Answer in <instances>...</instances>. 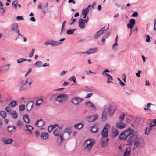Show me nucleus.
<instances>
[{
	"mask_svg": "<svg viewBox=\"0 0 156 156\" xmlns=\"http://www.w3.org/2000/svg\"><path fill=\"white\" fill-rule=\"evenodd\" d=\"M152 123V126L154 127L156 126V119H154L153 120L152 122H150Z\"/></svg>",
	"mask_w": 156,
	"mask_h": 156,
	"instance_id": "obj_58",
	"label": "nucleus"
},
{
	"mask_svg": "<svg viewBox=\"0 0 156 156\" xmlns=\"http://www.w3.org/2000/svg\"><path fill=\"white\" fill-rule=\"evenodd\" d=\"M18 104V102L16 101H13L9 104L8 105L9 107H15Z\"/></svg>",
	"mask_w": 156,
	"mask_h": 156,
	"instance_id": "obj_35",
	"label": "nucleus"
},
{
	"mask_svg": "<svg viewBox=\"0 0 156 156\" xmlns=\"http://www.w3.org/2000/svg\"><path fill=\"white\" fill-rule=\"evenodd\" d=\"M32 69L30 68H29L28 69V71L25 74V76L26 77L29 74V73L31 71Z\"/></svg>",
	"mask_w": 156,
	"mask_h": 156,
	"instance_id": "obj_57",
	"label": "nucleus"
},
{
	"mask_svg": "<svg viewBox=\"0 0 156 156\" xmlns=\"http://www.w3.org/2000/svg\"><path fill=\"white\" fill-rule=\"evenodd\" d=\"M124 92L127 95H129L131 94V91L130 90H127L126 89L124 88Z\"/></svg>",
	"mask_w": 156,
	"mask_h": 156,
	"instance_id": "obj_54",
	"label": "nucleus"
},
{
	"mask_svg": "<svg viewBox=\"0 0 156 156\" xmlns=\"http://www.w3.org/2000/svg\"><path fill=\"white\" fill-rule=\"evenodd\" d=\"M43 100V99L41 98L37 100L36 102V105L37 106H39L41 105Z\"/></svg>",
	"mask_w": 156,
	"mask_h": 156,
	"instance_id": "obj_49",
	"label": "nucleus"
},
{
	"mask_svg": "<svg viewBox=\"0 0 156 156\" xmlns=\"http://www.w3.org/2000/svg\"><path fill=\"white\" fill-rule=\"evenodd\" d=\"M65 40V38H62V39H61L59 41H57V42L60 43L58 44V45H57V46H58V45L62 44V41H63Z\"/></svg>",
	"mask_w": 156,
	"mask_h": 156,
	"instance_id": "obj_59",
	"label": "nucleus"
},
{
	"mask_svg": "<svg viewBox=\"0 0 156 156\" xmlns=\"http://www.w3.org/2000/svg\"><path fill=\"white\" fill-rule=\"evenodd\" d=\"M95 143L93 139L90 138L84 142L82 146L84 151L85 152L90 151Z\"/></svg>",
	"mask_w": 156,
	"mask_h": 156,
	"instance_id": "obj_2",
	"label": "nucleus"
},
{
	"mask_svg": "<svg viewBox=\"0 0 156 156\" xmlns=\"http://www.w3.org/2000/svg\"><path fill=\"white\" fill-rule=\"evenodd\" d=\"M25 108V105H24L22 104L20 105L19 107V109L20 111H22L24 110Z\"/></svg>",
	"mask_w": 156,
	"mask_h": 156,
	"instance_id": "obj_47",
	"label": "nucleus"
},
{
	"mask_svg": "<svg viewBox=\"0 0 156 156\" xmlns=\"http://www.w3.org/2000/svg\"><path fill=\"white\" fill-rule=\"evenodd\" d=\"M128 142L131 145L134 144L135 146L136 144V135L134 134L130 136L128 140Z\"/></svg>",
	"mask_w": 156,
	"mask_h": 156,
	"instance_id": "obj_9",
	"label": "nucleus"
},
{
	"mask_svg": "<svg viewBox=\"0 0 156 156\" xmlns=\"http://www.w3.org/2000/svg\"><path fill=\"white\" fill-rule=\"evenodd\" d=\"M27 89V87L26 86L21 85L19 88V90L20 91H22L23 90H26Z\"/></svg>",
	"mask_w": 156,
	"mask_h": 156,
	"instance_id": "obj_39",
	"label": "nucleus"
},
{
	"mask_svg": "<svg viewBox=\"0 0 156 156\" xmlns=\"http://www.w3.org/2000/svg\"><path fill=\"white\" fill-rule=\"evenodd\" d=\"M23 125V123L21 121H18L16 123V126L18 127H22Z\"/></svg>",
	"mask_w": 156,
	"mask_h": 156,
	"instance_id": "obj_41",
	"label": "nucleus"
},
{
	"mask_svg": "<svg viewBox=\"0 0 156 156\" xmlns=\"http://www.w3.org/2000/svg\"><path fill=\"white\" fill-rule=\"evenodd\" d=\"M44 124L45 123L44 121L41 119L37 120L35 123V125L38 127H41L44 125Z\"/></svg>",
	"mask_w": 156,
	"mask_h": 156,
	"instance_id": "obj_16",
	"label": "nucleus"
},
{
	"mask_svg": "<svg viewBox=\"0 0 156 156\" xmlns=\"http://www.w3.org/2000/svg\"><path fill=\"white\" fill-rule=\"evenodd\" d=\"M89 11L86 9H83L82 11V15H87L89 13Z\"/></svg>",
	"mask_w": 156,
	"mask_h": 156,
	"instance_id": "obj_45",
	"label": "nucleus"
},
{
	"mask_svg": "<svg viewBox=\"0 0 156 156\" xmlns=\"http://www.w3.org/2000/svg\"><path fill=\"white\" fill-rule=\"evenodd\" d=\"M116 126L118 129H122L125 128L126 125L122 122H118L116 123Z\"/></svg>",
	"mask_w": 156,
	"mask_h": 156,
	"instance_id": "obj_18",
	"label": "nucleus"
},
{
	"mask_svg": "<svg viewBox=\"0 0 156 156\" xmlns=\"http://www.w3.org/2000/svg\"><path fill=\"white\" fill-rule=\"evenodd\" d=\"M83 100L82 98L76 97L72 99L71 102L75 105H77Z\"/></svg>",
	"mask_w": 156,
	"mask_h": 156,
	"instance_id": "obj_11",
	"label": "nucleus"
},
{
	"mask_svg": "<svg viewBox=\"0 0 156 156\" xmlns=\"http://www.w3.org/2000/svg\"><path fill=\"white\" fill-rule=\"evenodd\" d=\"M110 32H108L106 33V34H105V35H104L103 37L105 39H106L107 38L108 36L110 34Z\"/></svg>",
	"mask_w": 156,
	"mask_h": 156,
	"instance_id": "obj_56",
	"label": "nucleus"
},
{
	"mask_svg": "<svg viewBox=\"0 0 156 156\" xmlns=\"http://www.w3.org/2000/svg\"><path fill=\"white\" fill-rule=\"evenodd\" d=\"M62 128V127H58L53 132V134L55 136H59L60 138H58L57 140V144L59 145H60L64 140L63 137V133H62L60 134V132Z\"/></svg>",
	"mask_w": 156,
	"mask_h": 156,
	"instance_id": "obj_4",
	"label": "nucleus"
},
{
	"mask_svg": "<svg viewBox=\"0 0 156 156\" xmlns=\"http://www.w3.org/2000/svg\"><path fill=\"white\" fill-rule=\"evenodd\" d=\"M23 119L24 122L26 123H29V118L27 114H24L23 115Z\"/></svg>",
	"mask_w": 156,
	"mask_h": 156,
	"instance_id": "obj_24",
	"label": "nucleus"
},
{
	"mask_svg": "<svg viewBox=\"0 0 156 156\" xmlns=\"http://www.w3.org/2000/svg\"><path fill=\"white\" fill-rule=\"evenodd\" d=\"M85 104L90 107H93L94 110H96V107L92 102L89 101H87L86 102Z\"/></svg>",
	"mask_w": 156,
	"mask_h": 156,
	"instance_id": "obj_29",
	"label": "nucleus"
},
{
	"mask_svg": "<svg viewBox=\"0 0 156 156\" xmlns=\"http://www.w3.org/2000/svg\"><path fill=\"white\" fill-rule=\"evenodd\" d=\"M33 106V103L32 102H30L27 104L26 105V109L28 111L31 110Z\"/></svg>",
	"mask_w": 156,
	"mask_h": 156,
	"instance_id": "obj_23",
	"label": "nucleus"
},
{
	"mask_svg": "<svg viewBox=\"0 0 156 156\" xmlns=\"http://www.w3.org/2000/svg\"><path fill=\"white\" fill-rule=\"evenodd\" d=\"M3 141L6 144H10L13 141L12 139H3Z\"/></svg>",
	"mask_w": 156,
	"mask_h": 156,
	"instance_id": "obj_34",
	"label": "nucleus"
},
{
	"mask_svg": "<svg viewBox=\"0 0 156 156\" xmlns=\"http://www.w3.org/2000/svg\"><path fill=\"white\" fill-rule=\"evenodd\" d=\"M5 8L0 7V12L3 14L5 11Z\"/></svg>",
	"mask_w": 156,
	"mask_h": 156,
	"instance_id": "obj_55",
	"label": "nucleus"
},
{
	"mask_svg": "<svg viewBox=\"0 0 156 156\" xmlns=\"http://www.w3.org/2000/svg\"><path fill=\"white\" fill-rule=\"evenodd\" d=\"M110 127L109 125L107 123L104 127L101 134L102 137L101 139L102 146L103 147H106L107 145V143L109 139L107 137L108 136V129Z\"/></svg>",
	"mask_w": 156,
	"mask_h": 156,
	"instance_id": "obj_1",
	"label": "nucleus"
},
{
	"mask_svg": "<svg viewBox=\"0 0 156 156\" xmlns=\"http://www.w3.org/2000/svg\"><path fill=\"white\" fill-rule=\"evenodd\" d=\"M16 19L18 21H20L21 20H24V19L22 16H18L16 17Z\"/></svg>",
	"mask_w": 156,
	"mask_h": 156,
	"instance_id": "obj_61",
	"label": "nucleus"
},
{
	"mask_svg": "<svg viewBox=\"0 0 156 156\" xmlns=\"http://www.w3.org/2000/svg\"><path fill=\"white\" fill-rule=\"evenodd\" d=\"M69 80L71 81H73V82L76 84V79L74 76H73L69 78Z\"/></svg>",
	"mask_w": 156,
	"mask_h": 156,
	"instance_id": "obj_46",
	"label": "nucleus"
},
{
	"mask_svg": "<svg viewBox=\"0 0 156 156\" xmlns=\"http://www.w3.org/2000/svg\"><path fill=\"white\" fill-rule=\"evenodd\" d=\"M79 27L81 29H83L85 27V23L82 20V18H80L78 22Z\"/></svg>",
	"mask_w": 156,
	"mask_h": 156,
	"instance_id": "obj_19",
	"label": "nucleus"
},
{
	"mask_svg": "<svg viewBox=\"0 0 156 156\" xmlns=\"http://www.w3.org/2000/svg\"><path fill=\"white\" fill-rule=\"evenodd\" d=\"M68 95L65 94H62L58 96L55 98V101L58 102H64L67 99Z\"/></svg>",
	"mask_w": 156,
	"mask_h": 156,
	"instance_id": "obj_6",
	"label": "nucleus"
},
{
	"mask_svg": "<svg viewBox=\"0 0 156 156\" xmlns=\"http://www.w3.org/2000/svg\"><path fill=\"white\" fill-rule=\"evenodd\" d=\"M0 115L3 119H5L6 116V113L5 111H1L0 112Z\"/></svg>",
	"mask_w": 156,
	"mask_h": 156,
	"instance_id": "obj_36",
	"label": "nucleus"
},
{
	"mask_svg": "<svg viewBox=\"0 0 156 156\" xmlns=\"http://www.w3.org/2000/svg\"><path fill=\"white\" fill-rule=\"evenodd\" d=\"M18 25L17 23H15L12 26L11 30L12 31L16 32L18 29Z\"/></svg>",
	"mask_w": 156,
	"mask_h": 156,
	"instance_id": "obj_25",
	"label": "nucleus"
},
{
	"mask_svg": "<svg viewBox=\"0 0 156 156\" xmlns=\"http://www.w3.org/2000/svg\"><path fill=\"white\" fill-rule=\"evenodd\" d=\"M41 136L43 139H46L48 137V133L45 132H43L41 133Z\"/></svg>",
	"mask_w": 156,
	"mask_h": 156,
	"instance_id": "obj_32",
	"label": "nucleus"
},
{
	"mask_svg": "<svg viewBox=\"0 0 156 156\" xmlns=\"http://www.w3.org/2000/svg\"><path fill=\"white\" fill-rule=\"evenodd\" d=\"M145 145V142L143 138L141 137H138L137 136V148H143Z\"/></svg>",
	"mask_w": 156,
	"mask_h": 156,
	"instance_id": "obj_7",
	"label": "nucleus"
},
{
	"mask_svg": "<svg viewBox=\"0 0 156 156\" xmlns=\"http://www.w3.org/2000/svg\"><path fill=\"white\" fill-rule=\"evenodd\" d=\"M103 33L102 32H101L100 30H99L95 33L94 36V38L95 39L98 38Z\"/></svg>",
	"mask_w": 156,
	"mask_h": 156,
	"instance_id": "obj_26",
	"label": "nucleus"
},
{
	"mask_svg": "<svg viewBox=\"0 0 156 156\" xmlns=\"http://www.w3.org/2000/svg\"><path fill=\"white\" fill-rule=\"evenodd\" d=\"M66 132L69 135H70L71 133L70 129L68 128H65L62 133L64 134Z\"/></svg>",
	"mask_w": 156,
	"mask_h": 156,
	"instance_id": "obj_48",
	"label": "nucleus"
},
{
	"mask_svg": "<svg viewBox=\"0 0 156 156\" xmlns=\"http://www.w3.org/2000/svg\"><path fill=\"white\" fill-rule=\"evenodd\" d=\"M10 66V64H9L0 67V71L1 72V73L2 72H7L9 70Z\"/></svg>",
	"mask_w": 156,
	"mask_h": 156,
	"instance_id": "obj_14",
	"label": "nucleus"
},
{
	"mask_svg": "<svg viewBox=\"0 0 156 156\" xmlns=\"http://www.w3.org/2000/svg\"><path fill=\"white\" fill-rule=\"evenodd\" d=\"M35 137L37 138L39 135V132L38 131L36 130L35 132Z\"/></svg>",
	"mask_w": 156,
	"mask_h": 156,
	"instance_id": "obj_63",
	"label": "nucleus"
},
{
	"mask_svg": "<svg viewBox=\"0 0 156 156\" xmlns=\"http://www.w3.org/2000/svg\"><path fill=\"white\" fill-rule=\"evenodd\" d=\"M48 2H47L44 5L43 7L44 10H42V12L44 14L46 13L48 11Z\"/></svg>",
	"mask_w": 156,
	"mask_h": 156,
	"instance_id": "obj_30",
	"label": "nucleus"
},
{
	"mask_svg": "<svg viewBox=\"0 0 156 156\" xmlns=\"http://www.w3.org/2000/svg\"><path fill=\"white\" fill-rule=\"evenodd\" d=\"M98 50L97 48L96 47L94 48H91L89 49L86 52L87 54H90L97 52Z\"/></svg>",
	"mask_w": 156,
	"mask_h": 156,
	"instance_id": "obj_17",
	"label": "nucleus"
},
{
	"mask_svg": "<svg viewBox=\"0 0 156 156\" xmlns=\"http://www.w3.org/2000/svg\"><path fill=\"white\" fill-rule=\"evenodd\" d=\"M112 106H109L108 108H105L104 109L103 111L102 114L101 118L103 121L106 120L107 117L108 112H109L110 116L112 115L115 111V109H112Z\"/></svg>",
	"mask_w": 156,
	"mask_h": 156,
	"instance_id": "obj_3",
	"label": "nucleus"
},
{
	"mask_svg": "<svg viewBox=\"0 0 156 156\" xmlns=\"http://www.w3.org/2000/svg\"><path fill=\"white\" fill-rule=\"evenodd\" d=\"M108 78L107 80V83H112V81L113 80L112 78L110 75L109 76L107 77Z\"/></svg>",
	"mask_w": 156,
	"mask_h": 156,
	"instance_id": "obj_42",
	"label": "nucleus"
},
{
	"mask_svg": "<svg viewBox=\"0 0 156 156\" xmlns=\"http://www.w3.org/2000/svg\"><path fill=\"white\" fill-rule=\"evenodd\" d=\"M154 127L152 126V123H149V128L148 127H146V129L145 130V134L146 135H148L151 132L152 130L153 129V127Z\"/></svg>",
	"mask_w": 156,
	"mask_h": 156,
	"instance_id": "obj_12",
	"label": "nucleus"
},
{
	"mask_svg": "<svg viewBox=\"0 0 156 156\" xmlns=\"http://www.w3.org/2000/svg\"><path fill=\"white\" fill-rule=\"evenodd\" d=\"M90 129L91 132L95 133L98 132V129L97 126L94 125L91 127L90 128Z\"/></svg>",
	"mask_w": 156,
	"mask_h": 156,
	"instance_id": "obj_21",
	"label": "nucleus"
},
{
	"mask_svg": "<svg viewBox=\"0 0 156 156\" xmlns=\"http://www.w3.org/2000/svg\"><path fill=\"white\" fill-rule=\"evenodd\" d=\"M109 72V70L108 69H106L103 72L101 73V74L102 75H103V76H105L108 77V76H109L110 74H109L108 73H106Z\"/></svg>",
	"mask_w": 156,
	"mask_h": 156,
	"instance_id": "obj_40",
	"label": "nucleus"
},
{
	"mask_svg": "<svg viewBox=\"0 0 156 156\" xmlns=\"http://www.w3.org/2000/svg\"><path fill=\"white\" fill-rule=\"evenodd\" d=\"M117 79L119 82V84L122 86L123 87L125 86V84L122 81H121L119 78H117Z\"/></svg>",
	"mask_w": 156,
	"mask_h": 156,
	"instance_id": "obj_51",
	"label": "nucleus"
},
{
	"mask_svg": "<svg viewBox=\"0 0 156 156\" xmlns=\"http://www.w3.org/2000/svg\"><path fill=\"white\" fill-rule=\"evenodd\" d=\"M129 22L130 23L127 24V27L128 28L132 29L136 23V21L133 19H131Z\"/></svg>",
	"mask_w": 156,
	"mask_h": 156,
	"instance_id": "obj_15",
	"label": "nucleus"
},
{
	"mask_svg": "<svg viewBox=\"0 0 156 156\" xmlns=\"http://www.w3.org/2000/svg\"><path fill=\"white\" fill-rule=\"evenodd\" d=\"M93 94L92 93H90L88 94L87 96L86 97V98H88L90 97L93 95Z\"/></svg>",
	"mask_w": 156,
	"mask_h": 156,
	"instance_id": "obj_64",
	"label": "nucleus"
},
{
	"mask_svg": "<svg viewBox=\"0 0 156 156\" xmlns=\"http://www.w3.org/2000/svg\"><path fill=\"white\" fill-rule=\"evenodd\" d=\"M25 126L27 129H25V130L26 133L30 134H32L33 132L31 130H33L34 129L33 127L31 125H25Z\"/></svg>",
	"mask_w": 156,
	"mask_h": 156,
	"instance_id": "obj_13",
	"label": "nucleus"
},
{
	"mask_svg": "<svg viewBox=\"0 0 156 156\" xmlns=\"http://www.w3.org/2000/svg\"><path fill=\"white\" fill-rule=\"evenodd\" d=\"M125 115L124 113H122L120 115L119 118V119L120 122H122L124 120Z\"/></svg>",
	"mask_w": 156,
	"mask_h": 156,
	"instance_id": "obj_43",
	"label": "nucleus"
},
{
	"mask_svg": "<svg viewBox=\"0 0 156 156\" xmlns=\"http://www.w3.org/2000/svg\"><path fill=\"white\" fill-rule=\"evenodd\" d=\"M66 22V21H63V23L62 24V28H61V33H60V34L61 35H62V32L63 31V29H64V27L65 25V24Z\"/></svg>",
	"mask_w": 156,
	"mask_h": 156,
	"instance_id": "obj_52",
	"label": "nucleus"
},
{
	"mask_svg": "<svg viewBox=\"0 0 156 156\" xmlns=\"http://www.w3.org/2000/svg\"><path fill=\"white\" fill-rule=\"evenodd\" d=\"M118 37L117 36H117L115 39V42L114 43V44H113V46H112V49H115V46H117L118 45V44H117V38Z\"/></svg>",
	"mask_w": 156,
	"mask_h": 156,
	"instance_id": "obj_44",
	"label": "nucleus"
},
{
	"mask_svg": "<svg viewBox=\"0 0 156 156\" xmlns=\"http://www.w3.org/2000/svg\"><path fill=\"white\" fill-rule=\"evenodd\" d=\"M131 153V148L129 147H127L124 153L123 156H130Z\"/></svg>",
	"mask_w": 156,
	"mask_h": 156,
	"instance_id": "obj_20",
	"label": "nucleus"
},
{
	"mask_svg": "<svg viewBox=\"0 0 156 156\" xmlns=\"http://www.w3.org/2000/svg\"><path fill=\"white\" fill-rule=\"evenodd\" d=\"M134 132L133 129L129 127L121 133L119 136V138L121 140H125L129 135L133 134Z\"/></svg>",
	"mask_w": 156,
	"mask_h": 156,
	"instance_id": "obj_5",
	"label": "nucleus"
},
{
	"mask_svg": "<svg viewBox=\"0 0 156 156\" xmlns=\"http://www.w3.org/2000/svg\"><path fill=\"white\" fill-rule=\"evenodd\" d=\"M98 117V115L97 114H95L86 117L85 119L89 122H92L97 119Z\"/></svg>",
	"mask_w": 156,
	"mask_h": 156,
	"instance_id": "obj_10",
	"label": "nucleus"
},
{
	"mask_svg": "<svg viewBox=\"0 0 156 156\" xmlns=\"http://www.w3.org/2000/svg\"><path fill=\"white\" fill-rule=\"evenodd\" d=\"M83 126L84 125L83 124L80 123H77L74 126V127H75L76 129L80 130L81 128H82L83 127Z\"/></svg>",
	"mask_w": 156,
	"mask_h": 156,
	"instance_id": "obj_27",
	"label": "nucleus"
},
{
	"mask_svg": "<svg viewBox=\"0 0 156 156\" xmlns=\"http://www.w3.org/2000/svg\"><path fill=\"white\" fill-rule=\"evenodd\" d=\"M119 134L118 131L115 128H112V138L116 136Z\"/></svg>",
	"mask_w": 156,
	"mask_h": 156,
	"instance_id": "obj_22",
	"label": "nucleus"
},
{
	"mask_svg": "<svg viewBox=\"0 0 156 156\" xmlns=\"http://www.w3.org/2000/svg\"><path fill=\"white\" fill-rule=\"evenodd\" d=\"M76 30V29H69L66 32V34L68 35H71L73 34L74 32Z\"/></svg>",
	"mask_w": 156,
	"mask_h": 156,
	"instance_id": "obj_37",
	"label": "nucleus"
},
{
	"mask_svg": "<svg viewBox=\"0 0 156 156\" xmlns=\"http://www.w3.org/2000/svg\"><path fill=\"white\" fill-rule=\"evenodd\" d=\"M35 50L34 48H32L31 50V52L29 55V57L30 58L32 57L34 53V52Z\"/></svg>",
	"mask_w": 156,
	"mask_h": 156,
	"instance_id": "obj_50",
	"label": "nucleus"
},
{
	"mask_svg": "<svg viewBox=\"0 0 156 156\" xmlns=\"http://www.w3.org/2000/svg\"><path fill=\"white\" fill-rule=\"evenodd\" d=\"M146 37V41L147 42H150L151 41V37L149 35H147Z\"/></svg>",
	"mask_w": 156,
	"mask_h": 156,
	"instance_id": "obj_53",
	"label": "nucleus"
},
{
	"mask_svg": "<svg viewBox=\"0 0 156 156\" xmlns=\"http://www.w3.org/2000/svg\"><path fill=\"white\" fill-rule=\"evenodd\" d=\"M7 129L9 132H13L16 129V127L14 126H9L7 127Z\"/></svg>",
	"mask_w": 156,
	"mask_h": 156,
	"instance_id": "obj_28",
	"label": "nucleus"
},
{
	"mask_svg": "<svg viewBox=\"0 0 156 156\" xmlns=\"http://www.w3.org/2000/svg\"><path fill=\"white\" fill-rule=\"evenodd\" d=\"M77 53H78L79 55H81L82 54H83L84 56H86V54H87V53H86V52H81V51H79Z\"/></svg>",
	"mask_w": 156,
	"mask_h": 156,
	"instance_id": "obj_60",
	"label": "nucleus"
},
{
	"mask_svg": "<svg viewBox=\"0 0 156 156\" xmlns=\"http://www.w3.org/2000/svg\"><path fill=\"white\" fill-rule=\"evenodd\" d=\"M59 126L58 124H56L55 125H50L48 128V130L49 132H50L52 131L53 129L55 128L56 127Z\"/></svg>",
	"mask_w": 156,
	"mask_h": 156,
	"instance_id": "obj_31",
	"label": "nucleus"
},
{
	"mask_svg": "<svg viewBox=\"0 0 156 156\" xmlns=\"http://www.w3.org/2000/svg\"><path fill=\"white\" fill-rule=\"evenodd\" d=\"M59 43L57 42V41H55L53 40H46L45 43L44 45H51V46L54 47L57 46Z\"/></svg>",
	"mask_w": 156,
	"mask_h": 156,
	"instance_id": "obj_8",
	"label": "nucleus"
},
{
	"mask_svg": "<svg viewBox=\"0 0 156 156\" xmlns=\"http://www.w3.org/2000/svg\"><path fill=\"white\" fill-rule=\"evenodd\" d=\"M11 114L13 118L16 119L18 117V114L16 111L13 110L11 112Z\"/></svg>",
	"mask_w": 156,
	"mask_h": 156,
	"instance_id": "obj_33",
	"label": "nucleus"
},
{
	"mask_svg": "<svg viewBox=\"0 0 156 156\" xmlns=\"http://www.w3.org/2000/svg\"><path fill=\"white\" fill-rule=\"evenodd\" d=\"M42 62L41 61H37L35 63L34 65L36 66L37 68L41 67L42 66L41 64Z\"/></svg>",
	"mask_w": 156,
	"mask_h": 156,
	"instance_id": "obj_38",
	"label": "nucleus"
},
{
	"mask_svg": "<svg viewBox=\"0 0 156 156\" xmlns=\"http://www.w3.org/2000/svg\"><path fill=\"white\" fill-rule=\"evenodd\" d=\"M5 110L7 112L9 113L11 111V109L9 106L6 107L5 108Z\"/></svg>",
	"mask_w": 156,
	"mask_h": 156,
	"instance_id": "obj_62",
	"label": "nucleus"
}]
</instances>
